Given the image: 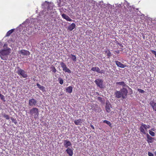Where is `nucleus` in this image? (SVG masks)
Instances as JSON below:
<instances>
[{
	"label": "nucleus",
	"mask_w": 156,
	"mask_h": 156,
	"mask_svg": "<svg viewBox=\"0 0 156 156\" xmlns=\"http://www.w3.org/2000/svg\"><path fill=\"white\" fill-rule=\"evenodd\" d=\"M9 54V51L6 50H3L0 51V56L1 58L4 60H7V55Z\"/></svg>",
	"instance_id": "nucleus-1"
},
{
	"label": "nucleus",
	"mask_w": 156,
	"mask_h": 156,
	"mask_svg": "<svg viewBox=\"0 0 156 156\" xmlns=\"http://www.w3.org/2000/svg\"><path fill=\"white\" fill-rule=\"evenodd\" d=\"M30 113L31 115L34 116L35 119H37L39 114V110L36 108H33L30 110Z\"/></svg>",
	"instance_id": "nucleus-2"
},
{
	"label": "nucleus",
	"mask_w": 156,
	"mask_h": 156,
	"mask_svg": "<svg viewBox=\"0 0 156 156\" xmlns=\"http://www.w3.org/2000/svg\"><path fill=\"white\" fill-rule=\"evenodd\" d=\"M141 126L140 127V131L143 134H146V131H147V129H149L150 126L149 125H146L143 123L141 124Z\"/></svg>",
	"instance_id": "nucleus-3"
},
{
	"label": "nucleus",
	"mask_w": 156,
	"mask_h": 156,
	"mask_svg": "<svg viewBox=\"0 0 156 156\" xmlns=\"http://www.w3.org/2000/svg\"><path fill=\"white\" fill-rule=\"evenodd\" d=\"M17 69L16 73L18 75L21 76L23 78H26L27 77V74L24 70L19 67L17 68Z\"/></svg>",
	"instance_id": "nucleus-4"
},
{
	"label": "nucleus",
	"mask_w": 156,
	"mask_h": 156,
	"mask_svg": "<svg viewBox=\"0 0 156 156\" xmlns=\"http://www.w3.org/2000/svg\"><path fill=\"white\" fill-rule=\"evenodd\" d=\"M120 91L122 94V99H126L128 93L127 89L123 87L120 90Z\"/></svg>",
	"instance_id": "nucleus-5"
},
{
	"label": "nucleus",
	"mask_w": 156,
	"mask_h": 156,
	"mask_svg": "<svg viewBox=\"0 0 156 156\" xmlns=\"http://www.w3.org/2000/svg\"><path fill=\"white\" fill-rule=\"evenodd\" d=\"M61 67L62 68V70L65 72L68 73H71V71L66 66L65 64L63 62H62L60 63Z\"/></svg>",
	"instance_id": "nucleus-6"
},
{
	"label": "nucleus",
	"mask_w": 156,
	"mask_h": 156,
	"mask_svg": "<svg viewBox=\"0 0 156 156\" xmlns=\"http://www.w3.org/2000/svg\"><path fill=\"white\" fill-rule=\"evenodd\" d=\"M103 80L99 79H97L95 81V83L97 85L101 88H103Z\"/></svg>",
	"instance_id": "nucleus-7"
},
{
	"label": "nucleus",
	"mask_w": 156,
	"mask_h": 156,
	"mask_svg": "<svg viewBox=\"0 0 156 156\" xmlns=\"http://www.w3.org/2000/svg\"><path fill=\"white\" fill-rule=\"evenodd\" d=\"M91 71H93L94 72H96L97 73H104V71L102 70H100V68L97 67H93L91 69Z\"/></svg>",
	"instance_id": "nucleus-8"
},
{
	"label": "nucleus",
	"mask_w": 156,
	"mask_h": 156,
	"mask_svg": "<svg viewBox=\"0 0 156 156\" xmlns=\"http://www.w3.org/2000/svg\"><path fill=\"white\" fill-rule=\"evenodd\" d=\"M18 52L20 54L22 55H29L30 54L29 51L24 49L19 51Z\"/></svg>",
	"instance_id": "nucleus-9"
},
{
	"label": "nucleus",
	"mask_w": 156,
	"mask_h": 156,
	"mask_svg": "<svg viewBox=\"0 0 156 156\" xmlns=\"http://www.w3.org/2000/svg\"><path fill=\"white\" fill-rule=\"evenodd\" d=\"M37 103V101L34 98L30 99L29 101V105L30 106H35Z\"/></svg>",
	"instance_id": "nucleus-10"
},
{
	"label": "nucleus",
	"mask_w": 156,
	"mask_h": 156,
	"mask_svg": "<svg viewBox=\"0 0 156 156\" xmlns=\"http://www.w3.org/2000/svg\"><path fill=\"white\" fill-rule=\"evenodd\" d=\"M147 138V141L148 143H152L154 140V138L152 137L148 133L146 134Z\"/></svg>",
	"instance_id": "nucleus-11"
},
{
	"label": "nucleus",
	"mask_w": 156,
	"mask_h": 156,
	"mask_svg": "<svg viewBox=\"0 0 156 156\" xmlns=\"http://www.w3.org/2000/svg\"><path fill=\"white\" fill-rule=\"evenodd\" d=\"M64 145L66 148H68L69 146H71L72 145L71 142L67 140H64Z\"/></svg>",
	"instance_id": "nucleus-12"
},
{
	"label": "nucleus",
	"mask_w": 156,
	"mask_h": 156,
	"mask_svg": "<svg viewBox=\"0 0 156 156\" xmlns=\"http://www.w3.org/2000/svg\"><path fill=\"white\" fill-rule=\"evenodd\" d=\"M150 104L151 106L153 109L156 111V103L154 100H152L150 102Z\"/></svg>",
	"instance_id": "nucleus-13"
},
{
	"label": "nucleus",
	"mask_w": 156,
	"mask_h": 156,
	"mask_svg": "<svg viewBox=\"0 0 156 156\" xmlns=\"http://www.w3.org/2000/svg\"><path fill=\"white\" fill-rule=\"evenodd\" d=\"M62 17L67 21H72L73 20L71 19L65 13H63L61 15Z\"/></svg>",
	"instance_id": "nucleus-14"
},
{
	"label": "nucleus",
	"mask_w": 156,
	"mask_h": 156,
	"mask_svg": "<svg viewBox=\"0 0 156 156\" xmlns=\"http://www.w3.org/2000/svg\"><path fill=\"white\" fill-rule=\"evenodd\" d=\"M115 62L117 66L121 68H124L126 66V65L122 64L121 62L118 61H115Z\"/></svg>",
	"instance_id": "nucleus-15"
},
{
	"label": "nucleus",
	"mask_w": 156,
	"mask_h": 156,
	"mask_svg": "<svg viewBox=\"0 0 156 156\" xmlns=\"http://www.w3.org/2000/svg\"><path fill=\"white\" fill-rule=\"evenodd\" d=\"M112 108L111 105L110 103L106 104L105 106V109L107 112L109 113L111 112V108Z\"/></svg>",
	"instance_id": "nucleus-16"
},
{
	"label": "nucleus",
	"mask_w": 156,
	"mask_h": 156,
	"mask_svg": "<svg viewBox=\"0 0 156 156\" xmlns=\"http://www.w3.org/2000/svg\"><path fill=\"white\" fill-rule=\"evenodd\" d=\"M75 24L74 23H73L68 27V29L69 30L71 31L75 28Z\"/></svg>",
	"instance_id": "nucleus-17"
},
{
	"label": "nucleus",
	"mask_w": 156,
	"mask_h": 156,
	"mask_svg": "<svg viewBox=\"0 0 156 156\" xmlns=\"http://www.w3.org/2000/svg\"><path fill=\"white\" fill-rule=\"evenodd\" d=\"M120 90L119 91H116L115 94V97L118 98H120L122 97V94Z\"/></svg>",
	"instance_id": "nucleus-18"
},
{
	"label": "nucleus",
	"mask_w": 156,
	"mask_h": 156,
	"mask_svg": "<svg viewBox=\"0 0 156 156\" xmlns=\"http://www.w3.org/2000/svg\"><path fill=\"white\" fill-rule=\"evenodd\" d=\"M66 151L69 156H72L73 154V151L72 149L68 148L66 150Z\"/></svg>",
	"instance_id": "nucleus-19"
},
{
	"label": "nucleus",
	"mask_w": 156,
	"mask_h": 156,
	"mask_svg": "<svg viewBox=\"0 0 156 156\" xmlns=\"http://www.w3.org/2000/svg\"><path fill=\"white\" fill-rule=\"evenodd\" d=\"M82 120L81 119H78L74 121V122L76 125H81L82 122Z\"/></svg>",
	"instance_id": "nucleus-20"
},
{
	"label": "nucleus",
	"mask_w": 156,
	"mask_h": 156,
	"mask_svg": "<svg viewBox=\"0 0 156 156\" xmlns=\"http://www.w3.org/2000/svg\"><path fill=\"white\" fill-rule=\"evenodd\" d=\"M116 9L117 10V12H118L119 13H120L122 12L121 9V5L120 4L118 5L116 7Z\"/></svg>",
	"instance_id": "nucleus-21"
},
{
	"label": "nucleus",
	"mask_w": 156,
	"mask_h": 156,
	"mask_svg": "<svg viewBox=\"0 0 156 156\" xmlns=\"http://www.w3.org/2000/svg\"><path fill=\"white\" fill-rule=\"evenodd\" d=\"M69 57L71 58L73 62H76V55H73L72 54H71L69 56Z\"/></svg>",
	"instance_id": "nucleus-22"
},
{
	"label": "nucleus",
	"mask_w": 156,
	"mask_h": 156,
	"mask_svg": "<svg viewBox=\"0 0 156 156\" xmlns=\"http://www.w3.org/2000/svg\"><path fill=\"white\" fill-rule=\"evenodd\" d=\"M66 92L70 93L72 92L73 90V87L72 86H69L67 87L66 89Z\"/></svg>",
	"instance_id": "nucleus-23"
},
{
	"label": "nucleus",
	"mask_w": 156,
	"mask_h": 156,
	"mask_svg": "<svg viewBox=\"0 0 156 156\" xmlns=\"http://www.w3.org/2000/svg\"><path fill=\"white\" fill-rule=\"evenodd\" d=\"M106 54H107V55L108 58L111 57L112 55V54L109 50H107L105 51Z\"/></svg>",
	"instance_id": "nucleus-24"
},
{
	"label": "nucleus",
	"mask_w": 156,
	"mask_h": 156,
	"mask_svg": "<svg viewBox=\"0 0 156 156\" xmlns=\"http://www.w3.org/2000/svg\"><path fill=\"white\" fill-rule=\"evenodd\" d=\"M116 84L117 85H121L123 87H126V84L123 81L117 82Z\"/></svg>",
	"instance_id": "nucleus-25"
},
{
	"label": "nucleus",
	"mask_w": 156,
	"mask_h": 156,
	"mask_svg": "<svg viewBox=\"0 0 156 156\" xmlns=\"http://www.w3.org/2000/svg\"><path fill=\"white\" fill-rule=\"evenodd\" d=\"M37 86L39 88L40 90L44 91L45 90V87L41 85L39 83H37Z\"/></svg>",
	"instance_id": "nucleus-26"
},
{
	"label": "nucleus",
	"mask_w": 156,
	"mask_h": 156,
	"mask_svg": "<svg viewBox=\"0 0 156 156\" xmlns=\"http://www.w3.org/2000/svg\"><path fill=\"white\" fill-rule=\"evenodd\" d=\"M14 29H12L9 31H8L6 34V36H9L11 34H12L14 31Z\"/></svg>",
	"instance_id": "nucleus-27"
},
{
	"label": "nucleus",
	"mask_w": 156,
	"mask_h": 156,
	"mask_svg": "<svg viewBox=\"0 0 156 156\" xmlns=\"http://www.w3.org/2000/svg\"><path fill=\"white\" fill-rule=\"evenodd\" d=\"M103 122L106 123L108 125H109L111 128H112V124L109 121H108L107 120H105L103 121Z\"/></svg>",
	"instance_id": "nucleus-28"
},
{
	"label": "nucleus",
	"mask_w": 156,
	"mask_h": 156,
	"mask_svg": "<svg viewBox=\"0 0 156 156\" xmlns=\"http://www.w3.org/2000/svg\"><path fill=\"white\" fill-rule=\"evenodd\" d=\"M3 116L7 120L9 119L10 118L9 116L5 114H4L3 115Z\"/></svg>",
	"instance_id": "nucleus-29"
},
{
	"label": "nucleus",
	"mask_w": 156,
	"mask_h": 156,
	"mask_svg": "<svg viewBox=\"0 0 156 156\" xmlns=\"http://www.w3.org/2000/svg\"><path fill=\"white\" fill-rule=\"evenodd\" d=\"M58 80L59 81V83L60 84H62L63 83V80L61 78H58Z\"/></svg>",
	"instance_id": "nucleus-30"
},
{
	"label": "nucleus",
	"mask_w": 156,
	"mask_h": 156,
	"mask_svg": "<svg viewBox=\"0 0 156 156\" xmlns=\"http://www.w3.org/2000/svg\"><path fill=\"white\" fill-rule=\"evenodd\" d=\"M149 133L152 136H155L154 133L151 131L149 130Z\"/></svg>",
	"instance_id": "nucleus-31"
},
{
	"label": "nucleus",
	"mask_w": 156,
	"mask_h": 156,
	"mask_svg": "<svg viewBox=\"0 0 156 156\" xmlns=\"http://www.w3.org/2000/svg\"><path fill=\"white\" fill-rule=\"evenodd\" d=\"M137 90L140 93L142 94L144 93L145 92V91L144 90H142L141 89H137Z\"/></svg>",
	"instance_id": "nucleus-32"
},
{
	"label": "nucleus",
	"mask_w": 156,
	"mask_h": 156,
	"mask_svg": "<svg viewBox=\"0 0 156 156\" xmlns=\"http://www.w3.org/2000/svg\"><path fill=\"white\" fill-rule=\"evenodd\" d=\"M98 99L102 103L103 102V98H102L99 97L98 98Z\"/></svg>",
	"instance_id": "nucleus-33"
},
{
	"label": "nucleus",
	"mask_w": 156,
	"mask_h": 156,
	"mask_svg": "<svg viewBox=\"0 0 156 156\" xmlns=\"http://www.w3.org/2000/svg\"><path fill=\"white\" fill-rule=\"evenodd\" d=\"M51 71L55 73L56 71V70L55 68L54 67H53L52 68V69L51 70Z\"/></svg>",
	"instance_id": "nucleus-34"
},
{
	"label": "nucleus",
	"mask_w": 156,
	"mask_h": 156,
	"mask_svg": "<svg viewBox=\"0 0 156 156\" xmlns=\"http://www.w3.org/2000/svg\"><path fill=\"white\" fill-rule=\"evenodd\" d=\"M0 97L1 100H3V101H5L4 97L3 95L1 94V95L0 96Z\"/></svg>",
	"instance_id": "nucleus-35"
},
{
	"label": "nucleus",
	"mask_w": 156,
	"mask_h": 156,
	"mask_svg": "<svg viewBox=\"0 0 156 156\" xmlns=\"http://www.w3.org/2000/svg\"><path fill=\"white\" fill-rule=\"evenodd\" d=\"M148 155L149 156H153L154 155L152 153L150 152H148Z\"/></svg>",
	"instance_id": "nucleus-36"
},
{
	"label": "nucleus",
	"mask_w": 156,
	"mask_h": 156,
	"mask_svg": "<svg viewBox=\"0 0 156 156\" xmlns=\"http://www.w3.org/2000/svg\"><path fill=\"white\" fill-rule=\"evenodd\" d=\"M151 51L155 55V57H156V51H154L153 50H151Z\"/></svg>",
	"instance_id": "nucleus-37"
},
{
	"label": "nucleus",
	"mask_w": 156,
	"mask_h": 156,
	"mask_svg": "<svg viewBox=\"0 0 156 156\" xmlns=\"http://www.w3.org/2000/svg\"><path fill=\"white\" fill-rule=\"evenodd\" d=\"M11 120L12 121V122H14L15 123H16V122H14V121H16V119H15L13 117H11Z\"/></svg>",
	"instance_id": "nucleus-38"
},
{
	"label": "nucleus",
	"mask_w": 156,
	"mask_h": 156,
	"mask_svg": "<svg viewBox=\"0 0 156 156\" xmlns=\"http://www.w3.org/2000/svg\"><path fill=\"white\" fill-rule=\"evenodd\" d=\"M90 127H91V128L93 129H94V126L92 125H91L90 126Z\"/></svg>",
	"instance_id": "nucleus-39"
},
{
	"label": "nucleus",
	"mask_w": 156,
	"mask_h": 156,
	"mask_svg": "<svg viewBox=\"0 0 156 156\" xmlns=\"http://www.w3.org/2000/svg\"><path fill=\"white\" fill-rule=\"evenodd\" d=\"M115 52L117 54H119V50L115 51Z\"/></svg>",
	"instance_id": "nucleus-40"
},
{
	"label": "nucleus",
	"mask_w": 156,
	"mask_h": 156,
	"mask_svg": "<svg viewBox=\"0 0 156 156\" xmlns=\"http://www.w3.org/2000/svg\"><path fill=\"white\" fill-rule=\"evenodd\" d=\"M154 154H155V156H156V151L154 152Z\"/></svg>",
	"instance_id": "nucleus-41"
},
{
	"label": "nucleus",
	"mask_w": 156,
	"mask_h": 156,
	"mask_svg": "<svg viewBox=\"0 0 156 156\" xmlns=\"http://www.w3.org/2000/svg\"><path fill=\"white\" fill-rule=\"evenodd\" d=\"M128 8L129 9V8H131V7L130 6H129L128 5Z\"/></svg>",
	"instance_id": "nucleus-42"
},
{
	"label": "nucleus",
	"mask_w": 156,
	"mask_h": 156,
	"mask_svg": "<svg viewBox=\"0 0 156 156\" xmlns=\"http://www.w3.org/2000/svg\"><path fill=\"white\" fill-rule=\"evenodd\" d=\"M49 9V6H48V7L47 8V9Z\"/></svg>",
	"instance_id": "nucleus-43"
},
{
	"label": "nucleus",
	"mask_w": 156,
	"mask_h": 156,
	"mask_svg": "<svg viewBox=\"0 0 156 156\" xmlns=\"http://www.w3.org/2000/svg\"><path fill=\"white\" fill-rule=\"evenodd\" d=\"M128 11L127 10H125V11H126H126Z\"/></svg>",
	"instance_id": "nucleus-44"
},
{
	"label": "nucleus",
	"mask_w": 156,
	"mask_h": 156,
	"mask_svg": "<svg viewBox=\"0 0 156 156\" xmlns=\"http://www.w3.org/2000/svg\"><path fill=\"white\" fill-rule=\"evenodd\" d=\"M152 130H154L153 129H152Z\"/></svg>",
	"instance_id": "nucleus-45"
},
{
	"label": "nucleus",
	"mask_w": 156,
	"mask_h": 156,
	"mask_svg": "<svg viewBox=\"0 0 156 156\" xmlns=\"http://www.w3.org/2000/svg\"><path fill=\"white\" fill-rule=\"evenodd\" d=\"M1 94L0 93V96L1 95Z\"/></svg>",
	"instance_id": "nucleus-46"
}]
</instances>
